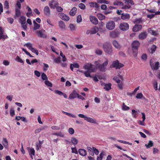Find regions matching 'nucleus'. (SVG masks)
Listing matches in <instances>:
<instances>
[{
    "mask_svg": "<svg viewBox=\"0 0 160 160\" xmlns=\"http://www.w3.org/2000/svg\"><path fill=\"white\" fill-rule=\"evenodd\" d=\"M10 114L11 116L12 117L15 114V111L12 108L10 110Z\"/></svg>",
    "mask_w": 160,
    "mask_h": 160,
    "instance_id": "bf43d9fd",
    "label": "nucleus"
},
{
    "mask_svg": "<svg viewBox=\"0 0 160 160\" xmlns=\"http://www.w3.org/2000/svg\"><path fill=\"white\" fill-rule=\"evenodd\" d=\"M113 80L115 81L116 82L119 83L120 82V80L119 79V78L117 76L114 77L113 78Z\"/></svg>",
    "mask_w": 160,
    "mask_h": 160,
    "instance_id": "69168bd1",
    "label": "nucleus"
},
{
    "mask_svg": "<svg viewBox=\"0 0 160 160\" xmlns=\"http://www.w3.org/2000/svg\"><path fill=\"white\" fill-rule=\"evenodd\" d=\"M87 149L88 151V152L91 155V156H94V153L93 152V150H92V149L91 147H87Z\"/></svg>",
    "mask_w": 160,
    "mask_h": 160,
    "instance_id": "4c0bfd02",
    "label": "nucleus"
},
{
    "mask_svg": "<svg viewBox=\"0 0 160 160\" xmlns=\"http://www.w3.org/2000/svg\"><path fill=\"white\" fill-rule=\"evenodd\" d=\"M79 65L78 63L71 64L70 65V68L72 71H73V68H79Z\"/></svg>",
    "mask_w": 160,
    "mask_h": 160,
    "instance_id": "393cba45",
    "label": "nucleus"
},
{
    "mask_svg": "<svg viewBox=\"0 0 160 160\" xmlns=\"http://www.w3.org/2000/svg\"><path fill=\"white\" fill-rule=\"evenodd\" d=\"M44 13L47 17H49L50 14V11L49 7L48 6H45L43 10Z\"/></svg>",
    "mask_w": 160,
    "mask_h": 160,
    "instance_id": "2eb2a0df",
    "label": "nucleus"
},
{
    "mask_svg": "<svg viewBox=\"0 0 160 160\" xmlns=\"http://www.w3.org/2000/svg\"><path fill=\"white\" fill-rule=\"evenodd\" d=\"M77 10L76 7H73L69 12L70 15L72 16L75 15L76 12Z\"/></svg>",
    "mask_w": 160,
    "mask_h": 160,
    "instance_id": "a878e982",
    "label": "nucleus"
},
{
    "mask_svg": "<svg viewBox=\"0 0 160 160\" xmlns=\"http://www.w3.org/2000/svg\"><path fill=\"white\" fill-rule=\"evenodd\" d=\"M150 65L152 70H156L159 69L160 67V63L158 62H155L153 63V60L151 59L149 61Z\"/></svg>",
    "mask_w": 160,
    "mask_h": 160,
    "instance_id": "20e7f679",
    "label": "nucleus"
},
{
    "mask_svg": "<svg viewBox=\"0 0 160 160\" xmlns=\"http://www.w3.org/2000/svg\"><path fill=\"white\" fill-rule=\"evenodd\" d=\"M16 60L18 62H20L21 63H24L22 59L18 56H17L16 57Z\"/></svg>",
    "mask_w": 160,
    "mask_h": 160,
    "instance_id": "3c124183",
    "label": "nucleus"
},
{
    "mask_svg": "<svg viewBox=\"0 0 160 160\" xmlns=\"http://www.w3.org/2000/svg\"><path fill=\"white\" fill-rule=\"evenodd\" d=\"M84 68L86 71H79L82 72H83L84 73V75L86 77H91L90 73L95 72L96 70V67L92 64H88L84 65Z\"/></svg>",
    "mask_w": 160,
    "mask_h": 160,
    "instance_id": "f257e3e1",
    "label": "nucleus"
},
{
    "mask_svg": "<svg viewBox=\"0 0 160 160\" xmlns=\"http://www.w3.org/2000/svg\"><path fill=\"white\" fill-rule=\"evenodd\" d=\"M98 31V27L95 26L93 27L91 29V33L92 34L96 33Z\"/></svg>",
    "mask_w": 160,
    "mask_h": 160,
    "instance_id": "c756f323",
    "label": "nucleus"
},
{
    "mask_svg": "<svg viewBox=\"0 0 160 160\" xmlns=\"http://www.w3.org/2000/svg\"><path fill=\"white\" fill-rule=\"evenodd\" d=\"M33 52H34L37 55H38V51L34 48H31V50Z\"/></svg>",
    "mask_w": 160,
    "mask_h": 160,
    "instance_id": "e2e57ef3",
    "label": "nucleus"
},
{
    "mask_svg": "<svg viewBox=\"0 0 160 160\" xmlns=\"http://www.w3.org/2000/svg\"><path fill=\"white\" fill-rule=\"evenodd\" d=\"M85 120H86L87 122L90 123L98 124L96 120L91 118L87 117Z\"/></svg>",
    "mask_w": 160,
    "mask_h": 160,
    "instance_id": "6ab92c4d",
    "label": "nucleus"
},
{
    "mask_svg": "<svg viewBox=\"0 0 160 160\" xmlns=\"http://www.w3.org/2000/svg\"><path fill=\"white\" fill-rule=\"evenodd\" d=\"M28 149L30 150V151H29V154L31 156V157L32 158H33L32 155L34 156L35 155V151L34 150V149L33 148H32L31 149H30L29 148H28Z\"/></svg>",
    "mask_w": 160,
    "mask_h": 160,
    "instance_id": "72a5a7b5",
    "label": "nucleus"
},
{
    "mask_svg": "<svg viewBox=\"0 0 160 160\" xmlns=\"http://www.w3.org/2000/svg\"><path fill=\"white\" fill-rule=\"evenodd\" d=\"M157 47L155 45H153L151 48V53H153L156 50Z\"/></svg>",
    "mask_w": 160,
    "mask_h": 160,
    "instance_id": "a18cd8bd",
    "label": "nucleus"
},
{
    "mask_svg": "<svg viewBox=\"0 0 160 160\" xmlns=\"http://www.w3.org/2000/svg\"><path fill=\"white\" fill-rule=\"evenodd\" d=\"M90 20L92 23L95 25H97L98 23V19L95 17L91 16H90Z\"/></svg>",
    "mask_w": 160,
    "mask_h": 160,
    "instance_id": "dca6fc26",
    "label": "nucleus"
},
{
    "mask_svg": "<svg viewBox=\"0 0 160 160\" xmlns=\"http://www.w3.org/2000/svg\"><path fill=\"white\" fill-rule=\"evenodd\" d=\"M119 33L120 32L118 31L115 30L110 32L109 34L111 38H115L118 37Z\"/></svg>",
    "mask_w": 160,
    "mask_h": 160,
    "instance_id": "6e6552de",
    "label": "nucleus"
},
{
    "mask_svg": "<svg viewBox=\"0 0 160 160\" xmlns=\"http://www.w3.org/2000/svg\"><path fill=\"white\" fill-rule=\"evenodd\" d=\"M58 24L61 29L62 30L66 29V26L63 21L62 20L59 21Z\"/></svg>",
    "mask_w": 160,
    "mask_h": 160,
    "instance_id": "412c9836",
    "label": "nucleus"
},
{
    "mask_svg": "<svg viewBox=\"0 0 160 160\" xmlns=\"http://www.w3.org/2000/svg\"><path fill=\"white\" fill-rule=\"evenodd\" d=\"M58 5V2L53 0L50 1L49 4V5L51 8H55Z\"/></svg>",
    "mask_w": 160,
    "mask_h": 160,
    "instance_id": "9d476101",
    "label": "nucleus"
},
{
    "mask_svg": "<svg viewBox=\"0 0 160 160\" xmlns=\"http://www.w3.org/2000/svg\"><path fill=\"white\" fill-rule=\"evenodd\" d=\"M68 132L71 135H73L74 133V130L72 128H70L68 129Z\"/></svg>",
    "mask_w": 160,
    "mask_h": 160,
    "instance_id": "603ef678",
    "label": "nucleus"
},
{
    "mask_svg": "<svg viewBox=\"0 0 160 160\" xmlns=\"http://www.w3.org/2000/svg\"><path fill=\"white\" fill-rule=\"evenodd\" d=\"M148 33L146 31L141 32L138 36V38L140 39H145L147 36Z\"/></svg>",
    "mask_w": 160,
    "mask_h": 160,
    "instance_id": "f3484780",
    "label": "nucleus"
},
{
    "mask_svg": "<svg viewBox=\"0 0 160 160\" xmlns=\"http://www.w3.org/2000/svg\"><path fill=\"white\" fill-rule=\"evenodd\" d=\"M2 143L5 148H7L8 146V142L7 139L5 138H3L2 139Z\"/></svg>",
    "mask_w": 160,
    "mask_h": 160,
    "instance_id": "cd10ccee",
    "label": "nucleus"
},
{
    "mask_svg": "<svg viewBox=\"0 0 160 160\" xmlns=\"http://www.w3.org/2000/svg\"><path fill=\"white\" fill-rule=\"evenodd\" d=\"M45 83L48 86L52 87V83L49 81L47 80L45 81Z\"/></svg>",
    "mask_w": 160,
    "mask_h": 160,
    "instance_id": "de8ad7c7",
    "label": "nucleus"
},
{
    "mask_svg": "<svg viewBox=\"0 0 160 160\" xmlns=\"http://www.w3.org/2000/svg\"><path fill=\"white\" fill-rule=\"evenodd\" d=\"M71 149L72 150V152L75 154H78V151L77 150L75 147L74 148L72 147Z\"/></svg>",
    "mask_w": 160,
    "mask_h": 160,
    "instance_id": "338daca9",
    "label": "nucleus"
},
{
    "mask_svg": "<svg viewBox=\"0 0 160 160\" xmlns=\"http://www.w3.org/2000/svg\"><path fill=\"white\" fill-rule=\"evenodd\" d=\"M40 24L37 23L34 25L33 29L34 30H37L40 28Z\"/></svg>",
    "mask_w": 160,
    "mask_h": 160,
    "instance_id": "09e8293b",
    "label": "nucleus"
},
{
    "mask_svg": "<svg viewBox=\"0 0 160 160\" xmlns=\"http://www.w3.org/2000/svg\"><path fill=\"white\" fill-rule=\"evenodd\" d=\"M142 96L143 95L142 93H139L137 94V95L136 96V97L137 98L141 99L142 98Z\"/></svg>",
    "mask_w": 160,
    "mask_h": 160,
    "instance_id": "680f3d73",
    "label": "nucleus"
},
{
    "mask_svg": "<svg viewBox=\"0 0 160 160\" xmlns=\"http://www.w3.org/2000/svg\"><path fill=\"white\" fill-rule=\"evenodd\" d=\"M4 8L6 9H8L9 8V3L8 1H5L4 4Z\"/></svg>",
    "mask_w": 160,
    "mask_h": 160,
    "instance_id": "ea45409f",
    "label": "nucleus"
},
{
    "mask_svg": "<svg viewBox=\"0 0 160 160\" xmlns=\"http://www.w3.org/2000/svg\"><path fill=\"white\" fill-rule=\"evenodd\" d=\"M106 28L109 30H112L115 28V23L114 21L110 20L106 23Z\"/></svg>",
    "mask_w": 160,
    "mask_h": 160,
    "instance_id": "39448f33",
    "label": "nucleus"
},
{
    "mask_svg": "<svg viewBox=\"0 0 160 160\" xmlns=\"http://www.w3.org/2000/svg\"><path fill=\"white\" fill-rule=\"evenodd\" d=\"M60 55L62 58V61L63 62H66L67 61V58L65 55H63L62 52H60Z\"/></svg>",
    "mask_w": 160,
    "mask_h": 160,
    "instance_id": "49530a36",
    "label": "nucleus"
},
{
    "mask_svg": "<svg viewBox=\"0 0 160 160\" xmlns=\"http://www.w3.org/2000/svg\"><path fill=\"white\" fill-rule=\"evenodd\" d=\"M130 18V14L128 13H122L121 16V18L124 20L129 19Z\"/></svg>",
    "mask_w": 160,
    "mask_h": 160,
    "instance_id": "aec40b11",
    "label": "nucleus"
},
{
    "mask_svg": "<svg viewBox=\"0 0 160 160\" xmlns=\"http://www.w3.org/2000/svg\"><path fill=\"white\" fill-rule=\"evenodd\" d=\"M132 117L134 118H136V115L137 113V111L133 109L132 110Z\"/></svg>",
    "mask_w": 160,
    "mask_h": 160,
    "instance_id": "052dcab7",
    "label": "nucleus"
},
{
    "mask_svg": "<svg viewBox=\"0 0 160 160\" xmlns=\"http://www.w3.org/2000/svg\"><path fill=\"white\" fill-rule=\"evenodd\" d=\"M45 30L43 29L37 31L36 33L38 36L41 38H44L47 37V36L44 35L43 34V32Z\"/></svg>",
    "mask_w": 160,
    "mask_h": 160,
    "instance_id": "4468645a",
    "label": "nucleus"
},
{
    "mask_svg": "<svg viewBox=\"0 0 160 160\" xmlns=\"http://www.w3.org/2000/svg\"><path fill=\"white\" fill-rule=\"evenodd\" d=\"M102 48L105 53L108 54H112L113 50L112 46L110 42H106L104 43L102 45Z\"/></svg>",
    "mask_w": 160,
    "mask_h": 160,
    "instance_id": "f03ea898",
    "label": "nucleus"
},
{
    "mask_svg": "<svg viewBox=\"0 0 160 160\" xmlns=\"http://www.w3.org/2000/svg\"><path fill=\"white\" fill-rule=\"evenodd\" d=\"M124 1L125 3H127L128 4H130L131 5H134V3L132 0H124Z\"/></svg>",
    "mask_w": 160,
    "mask_h": 160,
    "instance_id": "79ce46f5",
    "label": "nucleus"
},
{
    "mask_svg": "<svg viewBox=\"0 0 160 160\" xmlns=\"http://www.w3.org/2000/svg\"><path fill=\"white\" fill-rule=\"evenodd\" d=\"M97 17L98 19L100 20H103L105 18V16L101 13H99L97 14Z\"/></svg>",
    "mask_w": 160,
    "mask_h": 160,
    "instance_id": "473e14b6",
    "label": "nucleus"
},
{
    "mask_svg": "<svg viewBox=\"0 0 160 160\" xmlns=\"http://www.w3.org/2000/svg\"><path fill=\"white\" fill-rule=\"evenodd\" d=\"M82 21V18L81 15H79L77 18V23H79Z\"/></svg>",
    "mask_w": 160,
    "mask_h": 160,
    "instance_id": "864d4df0",
    "label": "nucleus"
},
{
    "mask_svg": "<svg viewBox=\"0 0 160 160\" xmlns=\"http://www.w3.org/2000/svg\"><path fill=\"white\" fill-rule=\"evenodd\" d=\"M130 109V107L126 105L124 103H122V109L123 111H127Z\"/></svg>",
    "mask_w": 160,
    "mask_h": 160,
    "instance_id": "e433bc0d",
    "label": "nucleus"
},
{
    "mask_svg": "<svg viewBox=\"0 0 160 160\" xmlns=\"http://www.w3.org/2000/svg\"><path fill=\"white\" fill-rule=\"evenodd\" d=\"M113 4L115 5H118L120 6H123V3L121 1L116 0L113 2Z\"/></svg>",
    "mask_w": 160,
    "mask_h": 160,
    "instance_id": "2f4dec72",
    "label": "nucleus"
},
{
    "mask_svg": "<svg viewBox=\"0 0 160 160\" xmlns=\"http://www.w3.org/2000/svg\"><path fill=\"white\" fill-rule=\"evenodd\" d=\"M78 152L79 155L82 156H85L87 155L86 151L84 149H79Z\"/></svg>",
    "mask_w": 160,
    "mask_h": 160,
    "instance_id": "4be33fe9",
    "label": "nucleus"
},
{
    "mask_svg": "<svg viewBox=\"0 0 160 160\" xmlns=\"http://www.w3.org/2000/svg\"><path fill=\"white\" fill-rule=\"evenodd\" d=\"M112 44L114 47L117 49L120 48V46L118 44L117 40H114L112 42Z\"/></svg>",
    "mask_w": 160,
    "mask_h": 160,
    "instance_id": "b1692460",
    "label": "nucleus"
},
{
    "mask_svg": "<svg viewBox=\"0 0 160 160\" xmlns=\"http://www.w3.org/2000/svg\"><path fill=\"white\" fill-rule=\"evenodd\" d=\"M71 142L74 145H76L78 143V139L74 137H72L71 138Z\"/></svg>",
    "mask_w": 160,
    "mask_h": 160,
    "instance_id": "f704fd0d",
    "label": "nucleus"
},
{
    "mask_svg": "<svg viewBox=\"0 0 160 160\" xmlns=\"http://www.w3.org/2000/svg\"><path fill=\"white\" fill-rule=\"evenodd\" d=\"M119 28L122 31H126L129 29V25L126 22H122L119 25Z\"/></svg>",
    "mask_w": 160,
    "mask_h": 160,
    "instance_id": "423d86ee",
    "label": "nucleus"
},
{
    "mask_svg": "<svg viewBox=\"0 0 160 160\" xmlns=\"http://www.w3.org/2000/svg\"><path fill=\"white\" fill-rule=\"evenodd\" d=\"M101 85L102 86H104V89L107 91H109L111 89V87L112 84L110 83L107 84L103 82H102Z\"/></svg>",
    "mask_w": 160,
    "mask_h": 160,
    "instance_id": "1a4fd4ad",
    "label": "nucleus"
},
{
    "mask_svg": "<svg viewBox=\"0 0 160 160\" xmlns=\"http://www.w3.org/2000/svg\"><path fill=\"white\" fill-rule=\"evenodd\" d=\"M15 11H16V16L17 17H18L21 16V12L19 9L16 8Z\"/></svg>",
    "mask_w": 160,
    "mask_h": 160,
    "instance_id": "a19ab883",
    "label": "nucleus"
},
{
    "mask_svg": "<svg viewBox=\"0 0 160 160\" xmlns=\"http://www.w3.org/2000/svg\"><path fill=\"white\" fill-rule=\"evenodd\" d=\"M8 22L10 24H12L13 22L14 19L11 18H7Z\"/></svg>",
    "mask_w": 160,
    "mask_h": 160,
    "instance_id": "0e129e2a",
    "label": "nucleus"
},
{
    "mask_svg": "<svg viewBox=\"0 0 160 160\" xmlns=\"http://www.w3.org/2000/svg\"><path fill=\"white\" fill-rule=\"evenodd\" d=\"M58 15L59 18L62 20L68 21L69 19V17L63 13L60 12L59 13Z\"/></svg>",
    "mask_w": 160,
    "mask_h": 160,
    "instance_id": "f8f14e48",
    "label": "nucleus"
},
{
    "mask_svg": "<svg viewBox=\"0 0 160 160\" xmlns=\"http://www.w3.org/2000/svg\"><path fill=\"white\" fill-rule=\"evenodd\" d=\"M78 94L77 92L75 90H73L70 94L69 98L71 99H73L78 97Z\"/></svg>",
    "mask_w": 160,
    "mask_h": 160,
    "instance_id": "9b49d317",
    "label": "nucleus"
},
{
    "mask_svg": "<svg viewBox=\"0 0 160 160\" xmlns=\"http://www.w3.org/2000/svg\"><path fill=\"white\" fill-rule=\"evenodd\" d=\"M26 8L28 10V12H27L26 14L27 17L28 18H30L31 16H32V10L28 6H27Z\"/></svg>",
    "mask_w": 160,
    "mask_h": 160,
    "instance_id": "5701e85b",
    "label": "nucleus"
},
{
    "mask_svg": "<svg viewBox=\"0 0 160 160\" xmlns=\"http://www.w3.org/2000/svg\"><path fill=\"white\" fill-rule=\"evenodd\" d=\"M131 7L130 4L126 5L123 6L122 7V9H129V8H131Z\"/></svg>",
    "mask_w": 160,
    "mask_h": 160,
    "instance_id": "6e6d98bb",
    "label": "nucleus"
},
{
    "mask_svg": "<svg viewBox=\"0 0 160 160\" xmlns=\"http://www.w3.org/2000/svg\"><path fill=\"white\" fill-rule=\"evenodd\" d=\"M142 22V20L141 18L136 19L134 22V23L136 24L141 23Z\"/></svg>",
    "mask_w": 160,
    "mask_h": 160,
    "instance_id": "37998d69",
    "label": "nucleus"
},
{
    "mask_svg": "<svg viewBox=\"0 0 160 160\" xmlns=\"http://www.w3.org/2000/svg\"><path fill=\"white\" fill-rule=\"evenodd\" d=\"M97 66L98 69L101 71L105 72L106 68L104 67L102 64H99L97 65Z\"/></svg>",
    "mask_w": 160,
    "mask_h": 160,
    "instance_id": "c85d7f7f",
    "label": "nucleus"
},
{
    "mask_svg": "<svg viewBox=\"0 0 160 160\" xmlns=\"http://www.w3.org/2000/svg\"><path fill=\"white\" fill-rule=\"evenodd\" d=\"M69 28L70 30L72 31H74L75 29V26L72 24H70L69 25Z\"/></svg>",
    "mask_w": 160,
    "mask_h": 160,
    "instance_id": "13d9d810",
    "label": "nucleus"
},
{
    "mask_svg": "<svg viewBox=\"0 0 160 160\" xmlns=\"http://www.w3.org/2000/svg\"><path fill=\"white\" fill-rule=\"evenodd\" d=\"M42 79L43 80H47L48 79L47 76L46 74L43 73L41 74Z\"/></svg>",
    "mask_w": 160,
    "mask_h": 160,
    "instance_id": "8fccbe9b",
    "label": "nucleus"
},
{
    "mask_svg": "<svg viewBox=\"0 0 160 160\" xmlns=\"http://www.w3.org/2000/svg\"><path fill=\"white\" fill-rule=\"evenodd\" d=\"M153 86L155 90L156 91L158 90V82L156 81H155L153 84Z\"/></svg>",
    "mask_w": 160,
    "mask_h": 160,
    "instance_id": "5fc2aeb1",
    "label": "nucleus"
},
{
    "mask_svg": "<svg viewBox=\"0 0 160 160\" xmlns=\"http://www.w3.org/2000/svg\"><path fill=\"white\" fill-rule=\"evenodd\" d=\"M53 135H56L57 136H58L61 137H64V136L63 133H62L61 131H60L58 132L54 133H53Z\"/></svg>",
    "mask_w": 160,
    "mask_h": 160,
    "instance_id": "7c9ffc66",
    "label": "nucleus"
},
{
    "mask_svg": "<svg viewBox=\"0 0 160 160\" xmlns=\"http://www.w3.org/2000/svg\"><path fill=\"white\" fill-rule=\"evenodd\" d=\"M96 53L98 55H101L102 53V52L100 49H97L96 51Z\"/></svg>",
    "mask_w": 160,
    "mask_h": 160,
    "instance_id": "774afa93",
    "label": "nucleus"
},
{
    "mask_svg": "<svg viewBox=\"0 0 160 160\" xmlns=\"http://www.w3.org/2000/svg\"><path fill=\"white\" fill-rule=\"evenodd\" d=\"M4 31L1 27H0V40L2 39L4 40L5 39L8 38V37L7 35H3Z\"/></svg>",
    "mask_w": 160,
    "mask_h": 160,
    "instance_id": "a211bd4d",
    "label": "nucleus"
},
{
    "mask_svg": "<svg viewBox=\"0 0 160 160\" xmlns=\"http://www.w3.org/2000/svg\"><path fill=\"white\" fill-rule=\"evenodd\" d=\"M79 7L82 9L84 10L85 8V5L83 3H80L79 4Z\"/></svg>",
    "mask_w": 160,
    "mask_h": 160,
    "instance_id": "4d7b16f0",
    "label": "nucleus"
},
{
    "mask_svg": "<svg viewBox=\"0 0 160 160\" xmlns=\"http://www.w3.org/2000/svg\"><path fill=\"white\" fill-rule=\"evenodd\" d=\"M89 5L91 7H95L96 8H98L99 7L98 4L96 2H91L89 3Z\"/></svg>",
    "mask_w": 160,
    "mask_h": 160,
    "instance_id": "58836bf2",
    "label": "nucleus"
},
{
    "mask_svg": "<svg viewBox=\"0 0 160 160\" xmlns=\"http://www.w3.org/2000/svg\"><path fill=\"white\" fill-rule=\"evenodd\" d=\"M26 18L25 17L23 16H21L19 19L21 25L25 24L26 22Z\"/></svg>",
    "mask_w": 160,
    "mask_h": 160,
    "instance_id": "bb28decb",
    "label": "nucleus"
},
{
    "mask_svg": "<svg viewBox=\"0 0 160 160\" xmlns=\"http://www.w3.org/2000/svg\"><path fill=\"white\" fill-rule=\"evenodd\" d=\"M24 46H26L27 47H28V49L30 50H31V48H32L33 47H32V45L31 43H26V44H24Z\"/></svg>",
    "mask_w": 160,
    "mask_h": 160,
    "instance_id": "c03bdc74",
    "label": "nucleus"
},
{
    "mask_svg": "<svg viewBox=\"0 0 160 160\" xmlns=\"http://www.w3.org/2000/svg\"><path fill=\"white\" fill-rule=\"evenodd\" d=\"M142 26L140 24L135 25L132 28V31L134 32L138 31L142 29Z\"/></svg>",
    "mask_w": 160,
    "mask_h": 160,
    "instance_id": "ddd939ff",
    "label": "nucleus"
},
{
    "mask_svg": "<svg viewBox=\"0 0 160 160\" xmlns=\"http://www.w3.org/2000/svg\"><path fill=\"white\" fill-rule=\"evenodd\" d=\"M153 143L152 141L150 140L149 141L148 144H146L145 146L147 148H149L153 146Z\"/></svg>",
    "mask_w": 160,
    "mask_h": 160,
    "instance_id": "c9c22d12",
    "label": "nucleus"
},
{
    "mask_svg": "<svg viewBox=\"0 0 160 160\" xmlns=\"http://www.w3.org/2000/svg\"><path fill=\"white\" fill-rule=\"evenodd\" d=\"M112 65V67L116 68V69H120V68L124 66V65L122 63H119L118 60L113 61Z\"/></svg>",
    "mask_w": 160,
    "mask_h": 160,
    "instance_id": "0eeeda50",
    "label": "nucleus"
},
{
    "mask_svg": "<svg viewBox=\"0 0 160 160\" xmlns=\"http://www.w3.org/2000/svg\"><path fill=\"white\" fill-rule=\"evenodd\" d=\"M140 45V42L138 41H134L132 44V47L133 55L134 57H136L138 52V48Z\"/></svg>",
    "mask_w": 160,
    "mask_h": 160,
    "instance_id": "7ed1b4c3",
    "label": "nucleus"
}]
</instances>
